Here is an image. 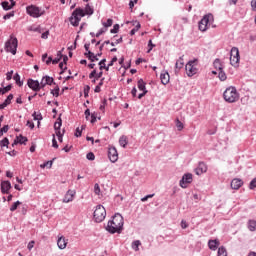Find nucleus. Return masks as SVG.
<instances>
[{
    "mask_svg": "<svg viewBox=\"0 0 256 256\" xmlns=\"http://www.w3.org/2000/svg\"><path fill=\"white\" fill-rule=\"evenodd\" d=\"M93 217L96 223H103V221H105V218L107 217V210L103 205L99 204L94 210Z\"/></svg>",
    "mask_w": 256,
    "mask_h": 256,
    "instance_id": "39448f33",
    "label": "nucleus"
},
{
    "mask_svg": "<svg viewBox=\"0 0 256 256\" xmlns=\"http://www.w3.org/2000/svg\"><path fill=\"white\" fill-rule=\"evenodd\" d=\"M107 32V28H102L100 29L97 34L96 37H101V35H103V33Z\"/></svg>",
    "mask_w": 256,
    "mask_h": 256,
    "instance_id": "6e6d98bb",
    "label": "nucleus"
},
{
    "mask_svg": "<svg viewBox=\"0 0 256 256\" xmlns=\"http://www.w3.org/2000/svg\"><path fill=\"white\" fill-rule=\"evenodd\" d=\"M248 229H249V231H255L256 230V221L255 220H249L248 221Z\"/></svg>",
    "mask_w": 256,
    "mask_h": 256,
    "instance_id": "c85d7f7f",
    "label": "nucleus"
},
{
    "mask_svg": "<svg viewBox=\"0 0 256 256\" xmlns=\"http://www.w3.org/2000/svg\"><path fill=\"white\" fill-rule=\"evenodd\" d=\"M41 169H45V167H48V169H51L53 167V161H47L40 165Z\"/></svg>",
    "mask_w": 256,
    "mask_h": 256,
    "instance_id": "f704fd0d",
    "label": "nucleus"
},
{
    "mask_svg": "<svg viewBox=\"0 0 256 256\" xmlns=\"http://www.w3.org/2000/svg\"><path fill=\"white\" fill-rule=\"evenodd\" d=\"M33 247H35V241H30L29 243H28V245H27V249L29 250V251H31V249H33Z\"/></svg>",
    "mask_w": 256,
    "mask_h": 256,
    "instance_id": "bf43d9fd",
    "label": "nucleus"
},
{
    "mask_svg": "<svg viewBox=\"0 0 256 256\" xmlns=\"http://www.w3.org/2000/svg\"><path fill=\"white\" fill-rule=\"evenodd\" d=\"M33 117H34L35 121H41V114H37V112H34Z\"/></svg>",
    "mask_w": 256,
    "mask_h": 256,
    "instance_id": "680f3d73",
    "label": "nucleus"
},
{
    "mask_svg": "<svg viewBox=\"0 0 256 256\" xmlns=\"http://www.w3.org/2000/svg\"><path fill=\"white\" fill-rule=\"evenodd\" d=\"M171 77L169 76V72L163 70L160 74V80L162 85H167L170 81Z\"/></svg>",
    "mask_w": 256,
    "mask_h": 256,
    "instance_id": "f3484780",
    "label": "nucleus"
},
{
    "mask_svg": "<svg viewBox=\"0 0 256 256\" xmlns=\"http://www.w3.org/2000/svg\"><path fill=\"white\" fill-rule=\"evenodd\" d=\"M67 239H65L64 236H60L58 237V240H57V246L59 249H66L67 248Z\"/></svg>",
    "mask_w": 256,
    "mask_h": 256,
    "instance_id": "aec40b11",
    "label": "nucleus"
},
{
    "mask_svg": "<svg viewBox=\"0 0 256 256\" xmlns=\"http://www.w3.org/2000/svg\"><path fill=\"white\" fill-rule=\"evenodd\" d=\"M53 77L51 76H44L40 82V87L43 89L46 85H53Z\"/></svg>",
    "mask_w": 256,
    "mask_h": 256,
    "instance_id": "a211bd4d",
    "label": "nucleus"
},
{
    "mask_svg": "<svg viewBox=\"0 0 256 256\" xmlns=\"http://www.w3.org/2000/svg\"><path fill=\"white\" fill-rule=\"evenodd\" d=\"M256 188V178H254L249 185V189H255Z\"/></svg>",
    "mask_w": 256,
    "mask_h": 256,
    "instance_id": "4d7b16f0",
    "label": "nucleus"
},
{
    "mask_svg": "<svg viewBox=\"0 0 256 256\" xmlns=\"http://www.w3.org/2000/svg\"><path fill=\"white\" fill-rule=\"evenodd\" d=\"M214 21L213 14H207L205 15L199 22L198 27L199 31L205 32L209 27H211L212 23Z\"/></svg>",
    "mask_w": 256,
    "mask_h": 256,
    "instance_id": "423d86ee",
    "label": "nucleus"
},
{
    "mask_svg": "<svg viewBox=\"0 0 256 256\" xmlns=\"http://www.w3.org/2000/svg\"><path fill=\"white\" fill-rule=\"evenodd\" d=\"M241 56L239 55V48L233 47L230 51V64L232 67H239V61Z\"/></svg>",
    "mask_w": 256,
    "mask_h": 256,
    "instance_id": "1a4fd4ad",
    "label": "nucleus"
},
{
    "mask_svg": "<svg viewBox=\"0 0 256 256\" xmlns=\"http://www.w3.org/2000/svg\"><path fill=\"white\" fill-rule=\"evenodd\" d=\"M84 114H85L86 120L90 121V119H91V111H89V109H86Z\"/></svg>",
    "mask_w": 256,
    "mask_h": 256,
    "instance_id": "8fccbe9b",
    "label": "nucleus"
},
{
    "mask_svg": "<svg viewBox=\"0 0 256 256\" xmlns=\"http://www.w3.org/2000/svg\"><path fill=\"white\" fill-rule=\"evenodd\" d=\"M41 37H42V39H48L49 38V31L43 32Z\"/></svg>",
    "mask_w": 256,
    "mask_h": 256,
    "instance_id": "69168bd1",
    "label": "nucleus"
},
{
    "mask_svg": "<svg viewBox=\"0 0 256 256\" xmlns=\"http://www.w3.org/2000/svg\"><path fill=\"white\" fill-rule=\"evenodd\" d=\"M75 195H77V192L75 190H68L64 195L62 202L71 203L75 199Z\"/></svg>",
    "mask_w": 256,
    "mask_h": 256,
    "instance_id": "f8f14e48",
    "label": "nucleus"
},
{
    "mask_svg": "<svg viewBox=\"0 0 256 256\" xmlns=\"http://www.w3.org/2000/svg\"><path fill=\"white\" fill-rule=\"evenodd\" d=\"M90 89H91V87H89V86L84 87V97H88L89 96Z\"/></svg>",
    "mask_w": 256,
    "mask_h": 256,
    "instance_id": "052dcab7",
    "label": "nucleus"
},
{
    "mask_svg": "<svg viewBox=\"0 0 256 256\" xmlns=\"http://www.w3.org/2000/svg\"><path fill=\"white\" fill-rule=\"evenodd\" d=\"M94 193L95 195H101V188L99 187V184L94 185Z\"/></svg>",
    "mask_w": 256,
    "mask_h": 256,
    "instance_id": "c03bdc74",
    "label": "nucleus"
},
{
    "mask_svg": "<svg viewBox=\"0 0 256 256\" xmlns=\"http://www.w3.org/2000/svg\"><path fill=\"white\" fill-rule=\"evenodd\" d=\"M123 225H125L123 216L117 213L108 221L106 231L112 235L115 233H121V231H123Z\"/></svg>",
    "mask_w": 256,
    "mask_h": 256,
    "instance_id": "f257e3e1",
    "label": "nucleus"
},
{
    "mask_svg": "<svg viewBox=\"0 0 256 256\" xmlns=\"http://www.w3.org/2000/svg\"><path fill=\"white\" fill-rule=\"evenodd\" d=\"M176 127H177L178 131H183L184 126H183V123L180 122L179 119L176 120Z\"/></svg>",
    "mask_w": 256,
    "mask_h": 256,
    "instance_id": "37998d69",
    "label": "nucleus"
},
{
    "mask_svg": "<svg viewBox=\"0 0 256 256\" xmlns=\"http://www.w3.org/2000/svg\"><path fill=\"white\" fill-rule=\"evenodd\" d=\"M141 245V241L136 240L134 242H132V249L134 251H139V246Z\"/></svg>",
    "mask_w": 256,
    "mask_h": 256,
    "instance_id": "473e14b6",
    "label": "nucleus"
},
{
    "mask_svg": "<svg viewBox=\"0 0 256 256\" xmlns=\"http://www.w3.org/2000/svg\"><path fill=\"white\" fill-rule=\"evenodd\" d=\"M223 97L226 103H237L239 92H237V88L230 86L224 91Z\"/></svg>",
    "mask_w": 256,
    "mask_h": 256,
    "instance_id": "7ed1b4c3",
    "label": "nucleus"
},
{
    "mask_svg": "<svg viewBox=\"0 0 256 256\" xmlns=\"http://www.w3.org/2000/svg\"><path fill=\"white\" fill-rule=\"evenodd\" d=\"M243 186V180L239 179V178H234L231 181V188L232 189H241V187Z\"/></svg>",
    "mask_w": 256,
    "mask_h": 256,
    "instance_id": "6ab92c4d",
    "label": "nucleus"
},
{
    "mask_svg": "<svg viewBox=\"0 0 256 256\" xmlns=\"http://www.w3.org/2000/svg\"><path fill=\"white\" fill-rule=\"evenodd\" d=\"M62 58H63V52L58 51L57 57L54 60H52L53 65H57V63H59Z\"/></svg>",
    "mask_w": 256,
    "mask_h": 256,
    "instance_id": "cd10ccee",
    "label": "nucleus"
},
{
    "mask_svg": "<svg viewBox=\"0 0 256 256\" xmlns=\"http://www.w3.org/2000/svg\"><path fill=\"white\" fill-rule=\"evenodd\" d=\"M28 30L34 33H41V26H30Z\"/></svg>",
    "mask_w": 256,
    "mask_h": 256,
    "instance_id": "c9c22d12",
    "label": "nucleus"
},
{
    "mask_svg": "<svg viewBox=\"0 0 256 256\" xmlns=\"http://www.w3.org/2000/svg\"><path fill=\"white\" fill-rule=\"evenodd\" d=\"M145 81H143V79H139L138 83H137V87L139 89V91L145 92L147 91V87L145 86Z\"/></svg>",
    "mask_w": 256,
    "mask_h": 256,
    "instance_id": "5701e85b",
    "label": "nucleus"
},
{
    "mask_svg": "<svg viewBox=\"0 0 256 256\" xmlns=\"http://www.w3.org/2000/svg\"><path fill=\"white\" fill-rule=\"evenodd\" d=\"M7 105H11V102L8 101V99L6 98L4 103L0 104V109H5V107H7Z\"/></svg>",
    "mask_w": 256,
    "mask_h": 256,
    "instance_id": "a18cd8bd",
    "label": "nucleus"
},
{
    "mask_svg": "<svg viewBox=\"0 0 256 256\" xmlns=\"http://www.w3.org/2000/svg\"><path fill=\"white\" fill-rule=\"evenodd\" d=\"M13 79L16 82V84L19 85V87H21V85H23V82H21V76H19L18 73H16L14 75Z\"/></svg>",
    "mask_w": 256,
    "mask_h": 256,
    "instance_id": "2f4dec72",
    "label": "nucleus"
},
{
    "mask_svg": "<svg viewBox=\"0 0 256 256\" xmlns=\"http://www.w3.org/2000/svg\"><path fill=\"white\" fill-rule=\"evenodd\" d=\"M218 256H227V249L224 246L218 248Z\"/></svg>",
    "mask_w": 256,
    "mask_h": 256,
    "instance_id": "7c9ffc66",
    "label": "nucleus"
},
{
    "mask_svg": "<svg viewBox=\"0 0 256 256\" xmlns=\"http://www.w3.org/2000/svg\"><path fill=\"white\" fill-rule=\"evenodd\" d=\"M181 227H182L183 229H187V227H189V224H187V221L182 220V221H181Z\"/></svg>",
    "mask_w": 256,
    "mask_h": 256,
    "instance_id": "e2e57ef3",
    "label": "nucleus"
},
{
    "mask_svg": "<svg viewBox=\"0 0 256 256\" xmlns=\"http://www.w3.org/2000/svg\"><path fill=\"white\" fill-rule=\"evenodd\" d=\"M26 141H27V137H24L23 135H19L16 137V140L14 141V145H17V143H20V145H25Z\"/></svg>",
    "mask_w": 256,
    "mask_h": 256,
    "instance_id": "412c9836",
    "label": "nucleus"
},
{
    "mask_svg": "<svg viewBox=\"0 0 256 256\" xmlns=\"http://www.w3.org/2000/svg\"><path fill=\"white\" fill-rule=\"evenodd\" d=\"M19 205H21L20 201H16L12 204V206L10 207V211H17V207H19Z\"/></svg>",
    "mask_w": 256,
    "mask_h": 256,
    "instance_id": "58836bf2",
    "label": "nucleus"
},
{
    "mask_svg": "<svg viewBox=\"0 0 256 256\" xmlns=\"http://www.w3.org/2000/svg\"><path fill=\"white\" fill-rule=\"evenodd\" d=\"M251 8H252V11H256V0L251 1Z\"/></svg>",
    "mask_w": 256,
    "mask_h": 256,
    "instance_id": "338daca9",
    "label": "nucleus"
},
{
    "mask_svg": "<svg viewBox=\"0 0 256 256\" xmlns=\"http://www.w3.org/2000/svg\"><path fill=\"white\" fill-rule=\"evenodd\" d=\"M10 190H11V182L2 181L1 182V193H3V195H9Z\"/></svg>",
    "mask_w": 256,
    "mask_h": 256,
    "instance_id": "4468645a",
    "label": "nucleus"
},
{
    "mask_svg": "<svg viewBox=\"0 0 256 256\" xmlns=\"http://www.w3.org/2000/svg\"><path fill=\"white\" fill-rule=\"evenodd\" d=\"M86 159H88V161H95V154L93 152H89L86 155Z\"/></svg>",
    "mask_w": 256,
    "mask_h": 256,
    "instance_id": "a19ab883",
    "label": "nucleus"
},
{
    "mask_svg": "<svg viewBox=\"0 0 256 256\" xmlns=\"http://www.w3.org/2000/svg\"><path fill=\"white\" fill-rule=\"evenodd\" d=\"M61 125H63V122H62L61 118H58V120L54 124L55 131L60 130L61 129Z\"/></svg>",
    "mask_w": 256,
    "mask_h": 256,
    "instance_id": "72a5a7b5",
    "label": "nucleus"
},
{
    "mask_svg": "<svg viewBox=\"0 0 256 256\" xmlns=\"http://www.w3.org/2000/svg\"><path fill=\"white\" fill-rule=\"evenodd\" d=\"M11 17H15V12H10L4 15L3 19L7 20V19H11Z\"/></svg>",
    "mask_w": 256,
    "mask_h": 256,
    "instance_id": "603ef678",
    "label": "nucleus"
},
{
    "mask_svg": "<svg viewBox=\"0 0 256 256\" xmlns=\"http://www.w3.org/2000/svg\"><path fill=\"white\" fill-rule=\"evenodd\" d=\"M214 67L218 69V71L223 70V63H221V60L219 58H216L213 63Z\"/></svg>",
    "mask_w": 256,
    "mask_h": 256,
    "instance_id": "393cba45",
    "label": "nucleus"
},
{
    "mask_svg": "<svg viewBox=\"0 0 256 256\" xmlns=\"http://www.w3.org/2000/svg\"><path fill=\"white\" fill-rule=\"evenodd\" d=\"M86 15H93V9L90 8L89 5L86 6L85 11L81 8H77L70 17V23L73 25V27H78L79 22L81 21L82 17H85Z\"/></svg>",
    "mask_w": 256,
    "mask_h": 256,
    "instance_id": "f03ea898",
    "label": "nucleus"
},
{
    "mask_svg": "<svg viewBox=\"0 0 256 256\" xmlns=\"http://www.w3.org/2000/svg\"><path fill=\"white\" fill-rule=\"evenodd\" d=\"M11 89V85H8L4 88L0 89V92L2 93V95H5V93H9V90Z\"/></svg>",
    "mask_w": 256,
    "mask_h": 256,
    "instance_id": "79ce46f5",
    "label": "nucleus"
},
{
    "mask_svg": "<svg viewBox=\"0 0 256 256\" xmlns=\"http://www.w3.org/2000/svg\"><path fill=\"white\" fill-rule=\"evenodd\" d=\"M75 137H81V129L80 128L76 129Z\"/></svg>",
    "mask_w": 256,
    "mask_h": 256,
    "instance_id": "774afa93",
    "label": "nucleus"
},
{
    "mask_svg": "<svg viewBox=\"0 0 256 256\" xmlns=\"http://www.w3.org/2000/svg\"><path fill=\"white\" fill-rule=\"evenodd\" d=\"M85 55L88 57V59L93 63L95 61H99V58L97 57V55H95V53L88 51V53H85Z\"/></svg>",
    "mask_w": 256,
    "mask_h": 256,
    "instance_id": "b1692460",
    "label": "nucleus"
},
{
    "mask_svg": "<svg viewBox=\"0 0 256 256\" xmlns=\"http://www.w3.org/2000/svg\"><path fill=\"white\" fill-rule=\"evenodd\" d=\"M51 93L54 97H59V87L54 88Z\"/></svg>",
    "mask_w": 256,
    "mask_h": 256,
    "instance_id": "de8ad7c7",
    "label": "nucleus"
},
{
    "mask_svg": "<svg viewBox=\"0 0 256 256\" xmlns=\"http://www.w3.org/2000/svg\"><path fill=\"white\" fill-rule=\"evenodd\" d=\"M219 245H221V242H219V239L208 241V247L211 251H217V249H219Z\"/></svg>",
    "mask_w": 256,
    "mask_h": 256,
    "instance_id": "dca6fc26",
    "label": "nucleus"
},
{
    "mask_svg": "<svg viewBox=\"0 0 256 256\" xmlns=\"http://www.w3.org/2000/svg\"><path fill=\"white\" fill-rule=\"evenodd\" d=\"M11 1V5H9V2H2V7L5 11H9V9H13V7H15V1L10 0Z\"/></svg>",
    "mask_w": 256,
    "mask_h": 256,
    "instance_id": "4be33fe9",
    "label": "nucleus"
},
{
    "mask_svg": "<svg viewBox=\"0 0 256 256\" xmlns=\"http://www.w3.org/2000/svg\"><path fill=\"white\" fill-rule=\"evenodd\" d=\"M218 77L220 81H227V74L223 70H218Z\"/></svg>",
    "mask_w": 256,
    "mask_h": 256,
    "instance_id": "c756f323",
    "label": "nucleus"
},
{
    "mask_svg": "<svg viewBox=\"0 0 256 256\" xmlns=\"http://www.w3.org/2000/svg\"><path fill=\"white\" fill-rule=\"evenodd\" d=\"M108 157L111 163H117V161H119V153L117 152V148H115V146L108 149Z\"/></svg>",
    "mask_w": 256,
    "mask_h": 256,
    "instance_id": "9b49d317",
    "label": "nucleus"
},
{
    "mask_svg": "<svg viewBox=\"0 0 256 256\" xmlns=\"http://www.w3.org/2000/svg\"><path fill=\"white\" fill-rule=\"evenodd\" d=\"M106 59H102L100 62H99V65H100V71H103V68H105V63H106Z\"/></svg>",
    "mask_w": 256,
    "mask_h": 256,
    "instance_id": "13d9d810",
    "label": "nucleus"
},
{
    "mask_svg": "<svg viewBox=\"0 0 256 256\" xmlns=\"http://www.w3.org/2000/svg\"><path fill=\"white\" fill-rule=\"evenodd\" d=\"M19 45V41L17 37L14 35H10V38L5 43V51L6 53H11L12 55H17V47Z\"/></svg>",
    "mask_w": 256,
    "mask_h": 256,
    "instance_id": "20e7f679",
    "label": "nucleus"
},
{
    "mask_svg": "<svg viewBox=\"0 0 256 256\" xmlns=\"http://www.w3.org/2000/svg\"><path fill=\"white\" fill-rule=\"evenodd\" d=\"M9 145V139L4 138L3 140L0 141V147H7Z\"/></svg>",
    "mask_w": 256,
    "mask_h": 256,
    "instance_id": "ea45409f",
    "label": "nucleus"
},
{
    "mask_svg": "<svg viewBox=\"0 0 256 256\" xmlns=\"http://www.w3.org/2000/svg\"><path fill=\"white\" fill-rule=\"evenodd\" d=\"M152 197H155V194L146 195L145 197L141 198L142 203H145L148 199H152Z\"/></svg>",
    "mask_w": 256,
    "mask_h": 256,
    "instance_id": "49530a36",
    "label": "nucleus"
},
{
    "mask_svg": "<svg viewBox=\"0 0 256 256\" xmlns=\"http://www.w3.org/2000/svg\"><path fill=\"white\" fill-rule=\"evenodd\" d=\"M139 29H141V24L138 22L135 26V28H133L131 31H130V35H135V33H137L139 31Z\"/></svg>",
    "mask_w": 256,
    "mask_h": 256,
    "instance_id": "4c0bfd02",
    "label": "nucleus"
},
{
    "mask_svg": "<svg viewBox=\"0 0 256 256\" xmlns=\"http://www.w3.org/2000/svg\"><path fill=\"white\" fill-rule=\"evenodd\" d=\"M195 173L196 175H203V173H207V164H205V162H199L195 169Z\"/></svg>",
    "mask_w": 256,
    "mask_h": 256,
    "instance_id": "2eb2a0df",
    "label": "nucleus"
},
{
    "mask_svg": "<svg viewBox=\"0 0 256 256\" xmlns=\"http://www.w3.org/2000/svg\"><path fill=\"white\" fill-rule=\"evenodd\" d=\"M186 75L188 77H193V75H197V71H199V69H197V59L194 60H190L186 66Z\"/></svg>",
    "mask_w": 256,
    "mask_h": 256,
    "instance_id": "6e6552de",
    "label": "nucleus"
},
{
    "mask_svg": "<svg viewBox=\"0 0 256 256\" xmlns=\"http://www.w3.org/2000/svg\"><path fill=\"white\" fill-rule=\"evenodd\" d=\"M127 143H129L127 136H121L119 139V145L125 149V147H127Z\"/></svg>",
    "mask_w": 256,
    "mask_h": 256,
    "instance_id": "a878e982",
    "label": "nucleus"
},
{
    "mask_svg": "<svg viewBox=\"0 0 256 256\" xmlns=\"http://www.w3.org/2000/svg\"><path fill=\"white\" fill-rule=\"evenodd\" d=\"M148 47L150 48L148 49L147 53H151V51L153 50V47H155L152 40H149Z\"/></svg>",
    "mask_w": 256,
    "mask_h": 256,
    "instance_id": "864d4df0",
    "label": "nucleus"
},
{
    "mask_svg": "<svg viewBox=\"0 0 256 256\" xmlns=\"http://www.w3.org/2000/svg\"><path fill=\"white\" fill-rule=\"evenodd\" d=\"M119 31V24H115L113 29L110 30V33H118Z\"/></svg>",
    "mask_w": 256,
    "mask_h": 256,
    "instance_id": "5fc2aeb1",
    "label": "nucleus"
},
{
    "mask_svg": "<svg viewBox=\"0 0 256 256\" xmlns=\"http://www.w3.org/2000/svg\"><path fill=\"white\" fill-rule=\"evenodd\" d=\"M26 13L34 19H39V17H43V15H45V10L36 5H30L26 7Z\"/></svg>",
    "mask_w": 256,
    "mask_h": 256,
    "instance_id": "0eeeda50",
    "label": "nucleus"
},
{
    "mask_svg": "<svg viewBox=\"0 0 256 256\" xmlns=\"http://www.w3.org/2000/svg\"><path fill=\"white\" fill-rule=\"evenodd\" d=\"M27 85L30 89H32V91H40L41 89H43L41 87V83H39V81L37 80L28 79Z\"/></svg>",
    "mask_w": 256,
    "mask_h": 256,
    "instance_id": "ddd939ff",
    "label": "nucleus"
},
{
    "mask_svg": "<svg viewBox=\"0 0 256 256\" xmlns=\"http://www.w3.org/2000/svg\"><path fill=\"white\" fill-rule=\"evenodd\" d=\"M95 121H97V116H95V114H91L90 123H95Z\"/></svg>",
    "mask_w": 256,
    "mask_h": 256,
    "instance_id": "0e129e2a",
    "label": "nucleus"
},
{
    "mask_svg": "<svg viewBox=\"0 0 256 256\" xmlns=\"http://www.w3.org/2000/svg\"><path fill=\"white\" fill-rule=\"evenodd\" d=\"M52 147H54L55 149H59V144H57V140L55 139V135H53Z\"/></svg>",
    "mask_w": 256,
    "mask_h": 256,
    "instance_id": "09e8293b",
    "label": "nucleus"
},
{
    "mask_svg": "<svg viewBox=\"0 0 256 256\" xmlns=\"http://www.w3.org/2000/svg\"><path fill=\"white\" fill-rule=\"evenodd\" d=\"M102 25H103L104 29L111 27V25H113V19L109 18L106 22H103Z\"/></svg>",
    "mask_w": 256,
    "mask_h": 256,
    "instance_id": "e433bc0d",
    "label": "nucleus"
},
{
    "mask_svg": "<svg viewBox=\"0 0 256 256\" xmlns=\"http://www.w3.org/2000/svg\"><path fill=\"white\" fill-rule=\"evenodd\" d=\"M185 65V63L183 62V57H180L175 64L176 69L181 70L183 69V66Z\"/></svg>",
    "mask_w": 256,
    "mask_h": 256,
    "instance_id": "bb28decb",
    "label": "nucleus"
},
{
    "mask_svg": "<svg viewBox=\"0 0 256 256\" xmlns=\"http://www.w3.org/2000/svg\"><path fill=\"white\" fill-rule=\"evenodd\" d=\"M193 183V174L186 173L182 176V179L179 181L180 187L182 189H187V185Z\"/></svg>",
    "mask_w": 256,
    "mask_h": 256,
    "instance_id": "9d476101",
    "label": "nucleus"
},
{
    "mask_svg": "<svg viewBox=\"0 0 256 256\" xmlns=\"http://www.w3.org/2000/svg\"><path fill=\"white\" fill-rule=\"evenodd\" d=\"M6 79L7 81H11L13 79V70H11L10 72H7Z\"/></svg>",
    "mask_w": 256,
    "mask_h": 256,
    "instance_id": "3c124183",
    "label": "nucleus"
}]
</instances>
